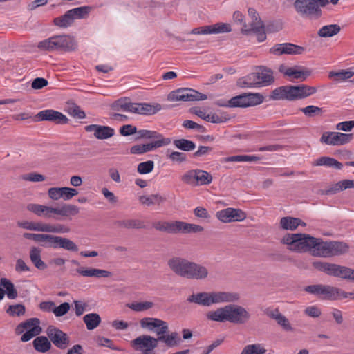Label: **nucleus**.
I'll list each match as a JSON object with an SVG mask.
<instances>
[{
	"mask_svg": "<svg viewBox=\"0 0 354 354\" xmlns=\"http://www.w3.org/2000/svg\"><path fill=\"white\" fill-rule=\"evenodd\" d=\"M280 243L293 253L308 252L313 257L327 258L340 256L349 251V245L344 242L324 241L306 233H286Z\"/></svg>",
	"mask_w": 354,
	"mask_h": 354,
	"instance_id": "1",
	"label": "nucleus"
},
{
	"mask_svg": "<svg viewBox=\"0 0 354 354\" xmlns=\"http://www.w3.org/2000/svg\"><path fill=\"white\" fill-rule=\"evenodd\" d=\"M167 264L174 273L187 279L204 280L209 275L206 266L183 258L173 257L169 259Z\"/></svg>",
	"mask_w": 354,
	"mask_h": 354,
	"instance_id": "2",
	"label": "nucleus"
},
{
	"mask_svg": "<svg viewBox=\"0 0 354 354\" xmlns=\"http://www.w3.org/2000/svg\"><path fill=\"white\" fill-rule=\"evenodd\" d=\"M205 317L208 321L220 323L229 322L234 324H244L250 319V314L241 306L229 304L208 310L205 313Z\"/></svg>",
	"mask_w": 354,
	"mask_h": 354,
	"instance_id": "3",
	"label": "nucleus"
},
{
	"mask_svg": "<svg viewBox=\"0 0 354 354\" xmlns=\"http://www.w3.org/2000/svg\"><path fill=\"white\" fill-rule=\"evenodd\" d=\"M26 209L38 217L46 219L59 217L68 218L77 215L80 212L77 206L70 203H63L56 207L39 203H28L26 205Z\"/></svg>",
	"mask_w": 354,
	"mask_h": 354,
	"instance_id": "4",
	"label": "nucleus"
},
{
	"mask_svg": "<svg viewBox=\"0 0 354 354\" xmlns=\"http://www.w3.org/2000/svg\"><path fill=\"white\" fill-rule=\"evenodd\" d=\"M239 292L231 291H203L193 293L187 298V301L204 307L213 305L234 303L239 301Z\"/></svg>",
	"mask_w": 354,
	"mask_h": 354,
	"instance_id": "5",
	"label": "nucleus"
},
{
	"mask_svg": "<svg viewBox=\"0 0 354 354\" xmlns=\"http://www.w3.org/2000/svg\"><path fill=\"white\" fill-rule=\"evenodd\" d=\"M274 77L272 71L266 67L260 66L255 72L239 78L237 86L241 88L250 87H266L273 84Z\"/></svg>",
	"mask_w": 354,
	"mask_h": 354,
	"instance_id": "6",
	"label": "nucleus"
},
{
	"mask_svg": "<svg viewBox=\"0 0 354 354\" xmlns=\"http://www.w3.org/2000/svg\"><path fill=\"white\" fill-rule=\"evenodd\" d=\"M304 290L306 292L317 295L324 299L333 301L345 299L352 295L339 288L330 285H310L306 286Z\"/></svg>",
	"mask_w": 354,
	"mask_h": 354,
	"instance_id": "7",
	"label": "nucleus"
},
{
	"mask_svg": "<svg viewBox=\"0 0 354 354\" xmlns=\"http://www.w3.org/2000/svg\"><path fill=\"white\" fill-rule=\"evenodd\" d=\"M18 227L39 232L65 234L70 232V228L63 224H52L42 221L21 220L17 222Z\"/></svg>",
	"mask_w": 354,
	"mask_h": 354,
	"instance_id": "8",
	"label": "nucleus"
},
{
	"mask_svg": "<svg viewBox=\"0 0 354 354\" xmlns=\"http://www.w3.org/2000/svg\"><path fill=\"white\" fill-rule=\"evenodd\" d=\"M327 0H296L294 8L301 17L317 19L322 15L320 6H324Z\"/></svg>",
	"mask_w": 354,
	"mask_h": 354,
	"instance_id": "9",
	"label": "nucleus"
},
{
	"mask_svg": "<svg viewBox=\"0 0 354 354\" xmlns=\"http://www.w3.org/2000/svg\"><path fill=\"white\" fill-rule=\"evenodd\" d=\"M263 99V96L260 93H244L241 95L232 97L226 102H218L217 104L220 106H229L231 108H246L262 103Z\"/></svg>",
	"mask_w": 354,
	"mask_h": 354,
	"instance_id": "10",
	"label": "nucleus"
},
{
	"mask_svg": "<svg viewBox=\"0 0 354 354\" xmlns=\"http://www.w3.org/2000/svg\"><path fill=\"white\" fill-rule=\"evenodd\" d=\"M182 181L187 185L203 186L212 183L213 176L209 172L202 169H192L181 177Z\"/></svg>",
	"mask_w": 354,
	"mask_h": 354,
	"instance_id": "11",
	"label": "nucleus"
},
{
	"mask_svg": "<svg viewBox=\"0 0 354 354\" xmlns=\"http://www.w3.org/2000/svg\"><path fill=\"white\" fill-rule=\"evenodd\" d=\"M130 345L137 352L153 351L158 346V339L149 335H141L131 340Z\"/></svg>",
	"mask_w": 354,
	"mask_h": 354,
	"instance_id": "12",
	"label": "nucleus"
},
{
	"mask_svg": "<svg viewBox=\"0 0 354 354\" xmlns=\"http://www.w3.org/2000/svg\"><path fill=\"white\" fill-rule=\"evenodd\" d=\"M216 218L223 223L242 222L247 218V214L241 209L227 207L216 212Z\"/></svg>",
	"mask_w": 354,
	"mask_h": 354,
	"instance_id": "13",
	"label": "nucleus"
},
{
	"mask_svg": "<svg viewBox=\"0 0 354 354\" xmlns=\"http://www.w3.org/2000/svg\"><path fill=\"white\" fill-rule=\"evenodd\" d=\"M311 90H273L270 98L274 100H298L311 95Z\"/></svg>",
	"mask_w": 354,
	"mask_h": 354,
	"instance_id": "14",
	"label": "nucleus"
},
{
	"mask_svg": "<svg viewBox=\"0 0 354 354\" xmlns=\"http://www.w3.org/2000/svg\"><path fill=\"white\" fill-rule=\"evenodd\" d=\"M40 321L37 318H31L26 322L20 324L17 327V330L19 333H22L26 330V333L21 336L22 342H28L35 336L38 335L41 332V328L39 326Z\"/></svg>",
	"mask_w": 354,
	"mask_h": 354,
	"instance_id": "15",
	"label": "nucleus"
},
{
	"mask_svg": "<svg viewBox=\"0 0 354 354\" xmlns=\"http://www.w3.org/2000/svg\"><path fill=\"white\" fill-rule=\"evenodd\" d=\"M353 138L352 133H344L340 132L323 133L320 138V142L328 145H343L350 142Z\"/></svg>",
	"mask_w": 354,
	"mask_h": 354,
	"instance_id": "16",
	"label": "nucleus"
},
{
	"mask_svg": "<svg viewBox=\"0 0 354 354\" xmlns=\"http://www.w3.org/2000/svg\"><path fill=\"white\" fill-rule=\"evenodd\" d=\"M279 71L290 80H304L310 74V71L299 66L289 67L282 64L279 66Z\"/></svg>",
	"mask_w": 354,
	"mask_h": 354,
	"instance_id": "17",
	"label": "nucleus"
},
{
	"mask_svg": "<svg viewBox=\"0 0 354 354\" xmlns=\"http://www.w3.org/2000/svg\"><path fill=\"white\" fill-rule=\"evenodd\" d=\"M190 93L187 94H181L179 90L171 91L167 97L168 100L170 102L177 101H195V100H204L207 98V95L201 93L196 90H189Z\"/></svg>",
	"mask_w": 354,
	"mask_h": 354,
	"instance_id": "18",
	"label": "nucleus"
},
{
	"mask_svg": "<svg viewBox=\"0 0 354 354\" xmlns=\"http://www.w3.org/2000/svg\"><path fill=\"white\" fill-rule=\"evenodd\" d=\"M140 324L142 328H146L149 330H152L156 328H160V330L156 332L157 335L165 334L169 330L168 324L158 318L145 317L140 320Z\"/></svg>",
	"mask_w": 354,
	"mask_h": 354,
	"instance_id": "19",
	"label": "nucleus"
},
{
	"mask_svg": "<svg viewBox=\"0 0 354 354\" xmlns=\"http://www.w3.org/2000/svg\"><path fill=\"white\" fill-rule=\"evenodd\" d=\"M35 118L37 121H52L57 124H67L68 119L62 113L48 109L39 112Z\"/></svg>",
	"mask_w": 354,
	"mask_h": 354,
	"instance_id": "20",
	"label": "nucleus"
},
{
	"mask_svg": "<svg viewBox=\"0 0 354 354\" xmlns=\"http://www.w3.org/2000/svg\"><path fill=\"white\" fill-rule=\"evenodd\" d=\"M170 142L171 140L169 138H160L150 143L133 145L130 149V152L132 154H142L162 146L167 145Z\"/></svg>",
	"mask_w": 354,
	"mask_h": 354,
	"instance_id": "21",
	"label": "nucleus"
},
{
	"mask_svg": "<svg viewBox=\"0 0 354 354\" xmlns=\"http://www.w3.org/2000/svg\"><path fill=\"white\" fill-rule=\"evenodd\" d=\"M84 129L86 132L93 133V136L97 140H106L115 134L114 129L109 126L90 124Z\"/></svg>",
	"mask_w": 354,
	"mask_h": 354,
	"instance_id": "22",
	"label": "nucleus"
},
{
	"mask_svg": "<svg viewBox=\"0 0 354 354\" xmlns=\"http://www.w3.org/2000/svg\"><path fill=\"white\" fill-rule=\"evenodd\" d=\"M47 335L53 344L59 348H66L69 344L67 335L55 327H48Z\"/></svg>",
	"mask_w": 354,
	"mask_h": 354,
	"instance_id": "23",
	"label": "nucleus"
},
{
	"mask_svg": "<svg viewBox=\"0 0 354 354\" xmlns=\"http://www.w3.org/2000/svg\"><path fill=\"white\" fill-rule=\"evenodd\" d=\"M248 12L252 19V22L250 23V28L248 27L246 23H243V27L241 28V32L243 35H248L251 31H258L262 28L263 24L254 8H248Z\"/></svg>",
	"mask_w": 354,
	"mask_h": 354,
	"instance_id": "24",
	"label": "nucleus"
},
{
	"mask_svg": "<svg viewBox=\"0 0 354 354\" xmlns=\"http://www.w3.org/2000/svg\"><path fill=\"white\" fill-rule=\"evenodd\" d=\"M133 113L142 115H155L162 110V106L159 103H134Z\"/></svg>",
	"mask_w": 354,
	"mask_h": 354,
	"instance_id": "25",
	"label": "nucleus"
},
{
	"mask_svg": "<svg viewBox=\"0 0 354 354\" xmlns=\"http://www.w3.org/2000/svg\"><path fill=\"white\" fill-rule=\"evenodd\" d=\"M57 50L74 51L77 48V43L74 37L68 35L56 36Z\"/></svg>",
	"mask_w": 354,
	"mask_h": 354,
	"instance_id": "26",
	"label": "nucleus"
},
{
	"mask_svg": "<svg viewBox=\"0 0 354 354\" xmlns=\"http://www.w3.org/2000/svg\"><path fill=\"white\" fill-rule=\"evenodd\" d=\"M268 315L270 318L274 319L284 331L293 332L295 330L289 319L281 313L278 309L271 310L268 313Z\"/></svg>",
	"mask_w": 354,
	"mask_h": 354,
	"instance_id": "27",
	"label": "nucleus"
},
{
	"mask_svg": "<svg viewBox=\"0 0 354 354\" xmlns=\"http://www.w3.org/2000/svg\"><path fill=\"white\" fill-rule=\"evenodd\" d=\"M306 225L299 218L292 216H284L281 218L279 227L281 230L286 231H294L299 226L305 227Z\"/></svg>",
	"mask_w": 354,
	"mask_h": 354,
	"instance_id": "28",
	"label": "nucleus"
},
{
	"mask_svg": "<svg viewBox=\"0 0 354 354\" xmlns=\"http://www.w3.org/2000/svg\"><path fill=\"white\" fill-rule=\"evenodd\" d=\"M330 276L354 281V270L344 266L334 263Z\"/></svg>",
	"mask_w": 354,
	"mask_h": 354,
	"instance_id": "29",
	"label": "nucleus"
},
{
	"mask_svg": "<svg viewBox=\"0 0 354 354\" xmlns=\"http://www.w3.org/2000/svg\"><path fill=\"white\" fill-rule=\"evenodd\" d=\"M41 250L36 246H32L30 248L29 257L34 266L39 270H44L47 268L46 263L41 259Z\"/></svg>",
	"mask_w": 354,
	"mask_h": 354,
	"instance_id": "30",
	"label": "nucleus"
},
{
	"mask_svg": "<svg viewBox=\"0 0 354 354\" xmlns=\"http://www.w3.org/2000/svg\"><path fill=\"white\" fill-rule=\"evenodd\" d=\"M203 231L204 227L201 225L177 221L176 233L197 234Z\"/></svg>",
	"mask_w": 354,
	"mask_h": 354,
	"instance_id": "31",
	"label": "nucleus"
},
{
	"mask_svg": "<svg viewBox=\"0 0 354 354\" xmlns=\"http://www.w3.org/2000/svg\"><path fill=\"white\" fill-rule=\"evenodd\" d=\"M77 272L83 277H110L112 274L111 272L105 270H100L97 268H86L80 267L77 269Z\"/></svg>",
	"mask_w": 354,
	"mask_h": 354,
	"instance_id": "32",
	"label": "nucleus"
},
{
	"mask_svg": "<svg viewBox=\"0 0 354 354\" xmlns=\"http://www.w3.org/2000/svg\"><path fill=\"white\" fill-rule=\"evenodd\" d=\"M349 188H354V180L345 179L337 182L329 189L323 191L322 194H334Z\"/></svg>",
	"mask_w": 354,
	"mask_h": 354,
	"instance_id": "33",
	"label": "nucleus"
},
{
	"mask_svg": "<svg viewBox=\"0 0 354 354\" xmlns=\"http://www.w3.org/2000/svg\"><path fill=\"white\" fill-rule=\"evenodd\" d=\"M153 227L159 232L176 234L177 221H158L153 223Z\"/></svg>",
	"mask_w": 354,
	"mask_h": 354,
	"instance_id": "34",
	"label": "nucleus"
},
{
	"mask_svg": "<svg viewBox=\"0 0 354 354\" xmlns=\"http://www.w3.org/2000/svg\"><path fill=\"white\" fill-rule=\"evenodd\" d=\"M313 165L316 167L325 166L327 167L334 168L337 170L342 169V164L333 158L328 156H322L313 162Z\"/></svg>",
	"mask_w": 354,
	"mask_h": 354,
	"instance_id": "35",
	"label": "nucleus"
},
{
	"mask_svg": "<svg viewBox=\"0 0 354 354\" xmlns=\"http://www.w3.org/2000/svg\"><path fill=\"white\" fill-rule=\"evenodd\" d=\"M354 75V71L351 69L340 70L339 71H330L328 74L329 78L333 81L342 82Z\"/></svg>",
	"mask_w": 354,
	"mask_h": 354,
	"instance_id": "36",
	"label": "nucleus"
},
{
	"mask_svg": "<svg viewBox=\"0 0 354 354\" xmlns=\"http://www.w3.org/2000/svg\"><path fill=\"white\" fill-rule=\"evenodd\" d=\"M158 336L157 339H158V342L160 341L168 347L176 346L179 344L180 341L178 337V334L176 332H172L167 335L162 334Z\"/></svg>",
	"mask_w": 354,
	"mask_h": 354,
	"instance_id": "37",
	"label": "nucleus"
},
{
	"mask_svg": "<svg viewBox=\"0 0 354 354\" xmlns=\"http://www.w3.org/2000/svg\"><path fill=\"white\" fill-rule=\"evenodd\" d=\"M127 307L135 312H144L153 308L155 306L151 301H133L128 304Z\"/></svg>",
	"mask_w": 354,
	"mask_h": 354,
	"instance_id": "38",
	"label": "nucleus"
},
{
	"mask_svg": "<svg viewBox=\"0 0 354 354\" xmlns=\"http://www.w3.org/2000/svg\"><path fill=\"white\" fill-rule=\"evenodd\" d=\"M57 236L48 234V232L38 233L37 243H40L43 246L56 248Z\"/></svg>",
	"mask_w": 354,
	"mask_h": 354,
	"instance_id": "39",
	"label": "nucleus"
},
{
	"mask_svg": "<svg viewBox=\"0 0 354 354\" xmlns=\"http://www.w3.org/2000/svg\"><path fill=\"white\" fill-rule=\"evenodd\" d=\"M118 225L120 227L125 229H142L145 227L143 221L139 219H124L118 221Z\"/></svg>",
	"mask_w": 354,
	"mask_h": 354,
	"instance_id": "40",
	"label": "nucleus"
},
{
	"mask_svg": "<svg viewBox=\"0 0 354 354\" xmlns=\"http://www.w3.org/2000/svg\"><path fill=\"white\" fill-rule=\"evenodd\" d=\"M341 28L337 24L324 26L318 31V35L321 37H330L340 32Z\"/></svg>",
	"mask_w": 354,
	"mask_h": 354,
	"instance_id": "41",
	"label": "nucleus"
},
{
	"mask_svg": "<svg viewBox=\"0 0 354 354\" xmlns=\"http://www.w3.org/2000/svg\"><path fill=\"white\" fill-rule=\"evenodd\" d=\"M134 103H131L127 98H121L115 101L111 107L115 111H128L133 113Z\"/></svg>",
	"mask_w": 354,
	"mask_h": 354,
	"instance_id": "42",
	"label": "nucleus"
},
{
	"mask_svg": "<svg viewBox=\"0 0 354 354\" xmlns=\"http://www.w3.org/2000/svg\"><path fill=\"white\" fill-rule=\"evenodd\" d=\"M83 321L88 330L96 328L101 322V318L97 313H89L84 316Z\"/></svg>",
	"mask_w": 354,
	"mask_h": 354,
	"instance_id": "43",
	"label": "nucleus"
},
{
	"mask_svg": "<svg viewBox=\"0 0 354 354\" xmlns=\"http://www.w3.org/2000/svg\"><path fill=\"white\" fill-rule=\"evenodd\" d=\"M207 28L209 35L227 33L232 31L230 24L221 22L208 25Z\"/></svg>",
	"mask_w": 354,
	"mask_h": 354,
	"instance_id": "44",
	"label": "nucleus"
},
{
	"mask_svg": "<svg viewBox=\"0 0 354 354\" xmlns=\"http://www.w3.org/2000/svg\"><path fill=\"white\" fill-rule=\"evenodd\" d=\"M34 348L39 352L45 353L48 351L50 347L51 344L47 337L44 336L37 337L33 341Z\"/></svg>",
	"mask_w": 354,
	"mask_h": 354,
	"instance_id": "45",
	"label": "nucleus"
},
{
	"mask_svg": "<svg viewBox=\"0 0 354 354\" xmlns=\"http://www.w3.org/2000/svg\"><path fill=\"white\" fill-rule=\"evenodd\" d=\"M66 111L73 118L77 119H84L86 118L84 111H82L80 108L73 102H67Z\"/></svg>",
	"mask_w": 354,
	"mask_h": 354,
	"instance_id": "46",
	"label": "nucleus"
},
{
	"mask_svg": "<svg viewBox=\"0 0 354 354\" xmlns=\"http://www.w3.org/2000/svg\"><path fill=\"white\" fill-rule=\"evenodd\" d=\"M57 246L72 252H77L78 250L77 245L73 241L61 236H57V238L56 247Z\"/></svg>",
	"mask_w": 354,
	"mask_h": 354,
	"instance_id": "47",
	"label": "nucleus"
},
{
	"mask_svg": "<svg viewBox=\"0 0 354 354\" xmlns=\"http://www.w3.org/2000/svg\"><path fill=\"white\" fill-rule=\"evenodd\" d=\"M74 20L72 14L68 10L63 16L55 18L54 22L58 26L66 28L70 26Z\"/></svg>",
	"mask_w": 354,
	"mask_h": 354,
	"instance_id": "48",
	"label": "nucleus"
},
{
	"mask_svg": "<svg viewBox=\"0 0 354 354\" xmlns=\"http://www.w3.org/2000/svg\"><path fill=\"white\" fill-rule=\"evenodd\" d=\"M2 286L6 290L7 297L9 299H14L17 297V292L13 283L6 278H2L0 281Z\"/></svg>",
	"mask_w": 354,
	"mask_h": 354,
	"instance_id": "49",
	"label": "nucleus"
},
{
	"mask_svg": "<svg viewBox=\"0 0 354 354\" xmlns=\"http://www.w3.org/2000/svg\"><path fill=\"white\" fill-rule=\"evenodd\" d=\"M333 264L329 262L315 261L312 263V266L317 270L325 272L328 275H331Z\"/></svg>",
	"mask_w": 354,
	"mask_h": 354,
	"instance_id": "50",
	"label": "nucleus"
},
{
	"mask_svg": "<svg viewBox=\"0 0 354 354\" xmlns=\"http://www.w3.org/2000/svg\"><path fill=\"white\" fill-rule=\"evenodd\" d=\"M37 47L42 50H57L56 36L50 37L39 42Z\"/></svg>",
	"mask_w": 354,
	"mask_h": 354,
	"instance_id": "51",
	"label": "nucleus"
},
{
	"mask_svg": "<svg viewBox=\"0 0 354 354\" xmlns=\"http://www.w3.org/2000/svg\"><path fill=\"white\" fill-rule=\"evenodd\" d=\"M266 349L261 344H249L244 347L241 354H265Z\"/></svg>",
	"mask_w": 354,
	"mask_h": 354,
	"instance_id": "52",
	"label": "nucleus"
},
{
	"mask_svg": "<svg viewBox=\"0 0 354 354\" xmlns=\"http://www.w3.org/2000/svg\"><path fill=\"white\" fill-rule=\"evenodd\" d=\"M91 10L88 6H82L69 10L74 19H80L86 17Z\"/></svg>",
	"mask_w": 354,
	"mask_h": 354,
	"instance_id": "53",
	"label": "nucleus"
},
{
	"mask_svg": "<svg viewBox=\"0 0 354 354\" xmlns=\"http://www.w3.org/2000/svg\"><path fill=\"white\" fill-rule=\"evenodd\" d=\"M260 158L254 156L239 155L225 158V162H252L258 161Z\"/></svg>",
	"mask_w": 354,
	"mask_h": 354,
	"instance_id": "54",
	"label": "nucleus"
},
{
	"mask_svg": "<svg viewBox=\"0 0 354 354\" xmlns=\"http://www.w3.org/2000/svg\"><path fill=\"white\" fill-rule=\"evenodd\" d=\"M26 308L23 304L10 305L6 310V313L11 317H19L25 314Z\"/></svg>",
	"mask_w": 354,
	"mask_h": 354,
	"instance_id": "55",
	"label": "nucleus"
},
{
	"mask_svg": "<svg viewBox=\"0 0 354 354\" xmlns=\"http://www.w3.org/2000/svg\"><path fill=\"white\" fill-rule=\"evenodd\" d=\"M174 144L177 148L185 151H192L195 148V145L192 141L185 139L176 140Z\"/></svg>",
	"mask_w": 354,
	"mask_h": 354,
	"instance_id": "56",
	"label": "nucleus"
},
{
	"mask_svg": "<svg viewBox=\"0 0 354 354\" xmlns=\"http://www.w3.org/2000/svg\"><path fill=\"white\" fill-rule=\"evenodd\" d=\"M21 178L25 181L33 183L44 182L46 180V177L44 175L36 172L24 174L21 176Z\"/></svg>",
	"mask_w": 354,
	"mask_h": 354,
	"instance_id": "57",
	"label": "nucleus"
},
{
	"mask_svg": "<svg viewBox=\"0 0 354 354\" xmlns=\"http://www.w3.org/2000/svg\"><path fill=\"white\" fill-rule=\"evenodd\" d=\"M48 82L45 78L37 77L31 83L28 81L23 85L26 87L31 86V88H42L48 86Z\"/></svg>",
	"mask_w": 354,
	"mask_h": 354,
	"instance_id": "58",
	"label": "nucleus"
},
{
	"mask_svg": "<svg viewBox=\"0 0 354 354\" xmlns=\"http://www.w3.org/2000/svg\"><path fill=\"white\" fill-rule=\"evenodd\" d=\"M285 54L300 55L304 51V48L301 46L295 45L290 43H285Z\"/></svg>",
	"mask_w": 354,
	"mask_h": 354,
	"instance_id": "59",
	"label": "nucleus"
},
{
	"mask_svg": "<svg viewBox=\"0 0 354 354\" xmlns=\"http://www.w3.org/2000/svg\"><path fill=\"white\" fill-rule=\"evenodd\" d=\"M154 167V163L151 160L143 162L138 165V172L141 174H147L152 171Z\"/></svg>",
	"mask_w": 354,
	"mask_h": 354,
	"instance_id": "60",
	"label": "nucleus"
},
{
	"mask_svg": "<svg viewBox=\"0 0 354 354\" xmlns=\"http://www.w3.org/2000/svg\"><path fill=\"white\" fill-rule=\"evenodd\" d=\"M48 198L52 201H58L62 198V187H50L47 191Z\"/></svg>",
	"mask_w": 354,
	"mask_h": 354,
	"instance_id": "61",
	"label": "nucleus"
},
{
	"mask_svg": "<svg viewBox=\"0 0 354 354\" xmlns=\"http://www.w3.org/2000/svg\"><path fill=\"white\" fill-rule=\"evenodd\" d=\"M62 198L65 201H68L76 196L78 192L76 189L69 187H62Z\"/></svg>",
	"mask_w": 354,
	"mask_h": 354,
	"instance_id": "62",
	"label": "nucleus"
},
{
	"mask_svg": "<svg viewBox=\"0 0 354 354\" xmlns=\"http://www.w3.org/2000/svg\"><path fill=\"white\" fill-rule=\"evenodd\" d=\"M70 307H71V306L68 302L62 303L61 305H59L57 307H55V306L53 313L57 317L63 316L68 312Z\"/></svg>",
	"mask_w": 354,
	"mask_h": 354,
	"instance_id": "63",
	"label": "nucleus"
},
{
	"mask_svg": "<svg viewBox=\"0 0 354 354\" xmlns=\"http://www.w3.org/2000/svg\"><path fill=\"white\" fill-rule=\"evenodd\" d=\"M337 130L348 132L354 128V120L342 122L336 124Z\"/></svg>",
	"mask_w": 354,
	"mask_h": 354,
	"instance_id": "64",
	"label": "nucleus"
}]
</instances>
